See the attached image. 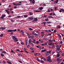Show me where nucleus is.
<instances>
[{
  "label": "nucleus",
  "instance_id": "27",
  "mask_svg": "<svg viewBox=\"0 0 64 64\" xmlns=\"http://www.w3.org/2000/svg\"><path fill=\"white\" fill-rule=\"evenodd\" d=\"M31 44V45L32 46V47H33V46H34V44H33V43H32Z\"/></svg>",
  "mask_w": 64,
  "mask_h": 64
},
{
  "label": "nucleus",
  "instance_id": "51",
  "mask_svg": "<svg viewBox=\"0 0 64 64\" xmlns=\"http://www.w3.org/2000/svg\"><path fill=\"white\" fill-rule=\"evenodd\" d=\"M30 50H33V48H30Z\"/></svg>",
  "mask_w": 64,
  "mask_h": 64
},
{
  "label": "nucleus",
  "instance_id": "19",
  "mask_svg": "<svg viewBox=\"0 0 64 64\" xmlns=\"http://www.w3.org/2000/svg\"><path fill=\"white\" fill-rule=\"evenodd\" d=\"M36 47L38 48H39V49H40V48L41 47L40 46H36Z\"/></svg>",
  "mask_w": 64,
  "mask_h": 64
},
{
  "label": "nucleus",
  "instance_id": "14",
  "mask_svg": "<svg viewBox=\"0 0 64 64\" xmlns=\"http://www.w3.org/2000/svg\"><path fill=\"white\" fill-rule=\"evenodd\" d=\"M44 8L43 7H40V8H39V9L40 10H42Z\"/></svg>",
  "mask_w": 64,
  "mask_h": 64
},
{
  "label": "nucleus",
  "instance_id": "48",
  "mask_svg": "<svg viewBox=\"0 0 64 64\" xmlns=\"http://www.w3.org/2000/svg\"><path fill=\"white\" fill-rule=\"evenodd\" d=\"M24 51H25V52H26L27 53H28L29 52H28V51L26 50H24Z\"/></svg>",
  "mask_w": 64,
  "mask_h": 64
},
{
  "label": "nucleus",
  "instance_id": "46",
  "mask_svg": "<svg viewBox=\"0 0 64 64\" xmlns=\"http://www.w3.org/2000/svg\"><path fill=\"white\" fill-rule=\"evenodd\" d=\"M28 29L29 30H33V29H32V28H29Z\"/></svg>",
  "mask_w": 64,
  "mask_h": 64
},
{
  "label": "nucleus",
  "instance_id": "16",
  "mask_svg": "<svg viewBox=\"0 0 64 64\" xmlns=\"http://www.w3.org/2000/svg\"><path fill=\"white\" fill-rule=\"evenodd\" d=\"M37 60L38 61V62H41V61H40V60H39V58H36Z\"/></svg>",
  "mask_w": 64,
  "mask_h": 64
},
{
  "label": "nucleus",
  "instance_id": "11",
  "mask_svg": "<svg viewBox=\"0 0 64 64\" xmlns=\"http://www.w3.org/2000/svg\"><path fill=\"white\" fill-rule=\"evenodd\" d=\"M18 41V40L17 39V38H16V39L14 41V42H17Z\"/></svg>",
  "mask_w": 64,
  "mask_h": 64
},
{
  "label": "nucleus",
  "instance_id": "39",
  "mask_svg": "<svg viewBox=\"0 0 64 64\" xmlns=\"http://www.w3.org/2000/svg\"><path fill=\"white\" fill-rule=\"evenodd\" d=\"M26 46H27V44H28V42H26Z\"/></svg>",
  "mask_w": 64,
  "mask_h": 64
},
{
  "label": "nucleus",
  "instance_id": "31",
  "mask_svg": "<svg viewBox=\"0 0 64 64\" xmlns=\"http://www.w3.org/2000/svg\"><path fill=\"white\" fill-rule=\"evenodd\" d=\"M54 33H56L57 32V30H54Z\"/></svg>",
  "mask_w": 64,
  "mask_h": 64
},
{
  "label": "nucleus",
  "instance_id": "42",
  "mask_svg": "<svg viewBox=\"0 0 64 64\" xmlns=\"http://www.w3.org/2000/svg\"><path fill=\"white\" fill-rule=\"evenodd\" d=\"M43 16L45 18H46V17H47V16L44 15V16Z\"/></svg>",
  "mask_w": 64,
  "mask_h": 64
},
{
  "label": "nucleus",
  "instance_id": "50",
  "mask_svg": "<svg viewBox=\"0 0 64 64\" xmlns=\"http://www.w3.org/2000/svg\"><path fill=\"white\" fill-rule=\"evenodd\" d=\"M59 45H56V47H57V48L59 47Z\"/></svg>",
  "mask_w": 64,
  "mask_h": 64
},
{
  "label": "nucleus",
  "instance_id": "60",
  "mask_svg": "<svg viewBox=\"0 0 64 64\" xmlns=\"http://www.w3.org/2000/svg\"><path fill=\"white\" fill-rule=\"evenodd\" d=\"M54 10H57V7H56L54 8Z\"/></svg>",
  "mask_w": 64,
  "mask_h": 64
},
{
  "label": "nucleus",
  "instance_id": "34",
  "mask_svg": "<svg viewBox=\"0 0 64 64\" xmlns=\"http://www.w3.org/2000/svg\"><path fill=\"white\" fill-rule=\"evenodd\" d=\"M52 45V42L51 43H50L49 44V45H50V46H51Z\"/></svg>",
  "mask_w": 64,
  "mask_h": 64
},
{
  "label": "nucleus",
  "instance_id": "33",
  "mask_svg": "<svg viewBox=\"0 0 64 64\" xmlns=\"http://www.w3.org/2000/svg\"><path fill=\"white\" fill-rule=\"evenodd\" d=\"M1 55L2 57H4V55L3 54H1Z\"/></svg>",
  "mask_w": 64,
  "mask_h": 64
},
{
  "label": "nucleus",
  "instance_id": "30",
  "mask_svg": "<svg viewBox=\"0 0 64 64\" xmlns=\"http://www.w3.org/2000/svg\"><path fill=\"white\" fill-rule=\"evenodd\" d=\"M60 49V48H56V50H59Z\"/></svg>",
  "mask_w": 64,
  "mask_h": 64
},
{
  "label": "nucleus",
  "instance_id": "22",
  "mask_svg": "<svg viewBox=\"0 0 64 64\" xmlns=\"http://www.w3.org/2000/svg\"><path fill=\"white\" fill-rule=\"evenodd\" d=\"M45 20L46 21H48L49 20V19H48V18H47L46 19H45Z\"/></svg>",
  "mask_w": 64,
  "mask_h": 64
},
{
  "label": "nucleus",
  "instance_id": "40",
  "mask_svg": "<svg viewBox=\"0 0 64 64\" xmlns=\"http://www.w3.org/2000/svg\"><path fill=\"white\" fill-rule=\"evenodd\" d=\"M39 41H36V44H38L39 43Z\"/></svg>",
  "mask_w": 64,
  "mask_h": 64
},
{
  "label": "nucleus",
  "instance_id": "45",
  "mask_svg": "<svg viewBox=\"0 0 64 64\" xmlns=\"http://www.w3.org/2000/svg\"><path fill=\"white\" fill-rule=\"evenodd\" d=\"M48 41H49V42H53V41L50 40H49Z\"/></svg>",
  "mask_w": 64,
  "mask_h": 64
},
{
  "label": "nucleus",
  "instance_id": "47",
  "mask_svg": "<svg viewBox=\"0 0 64 64\" xmlns=\"http://www.w3.org/2000/svg\"><path fill=\"white\" fill-rule=\"evenodd\" d=\"M58 36H59V37H60V39H61V35H60V34H58Z\"/></svg>",
  "mask_w": 64,
  "mask_h": 64
},
{
  "label": "nucleus",
  "instance_id": "58",
  "mask_svg": "<svg viewBox=\"0 0 64 64\" xmlns=\"http://www.w3.org/2000/svg\"><path fill=\"white\" fill-rule=\"evenodd\" d=\"M11 13H12V14H13L14 13V12L13 11H12L11 12H10Z\"/></svg>",
  "mask_w": 64,
  "mask_h": 64
},
{
  "label": "nucleus",
  "instance_id": "8",
  "mask_svg": "<svg viewBox=\"0 0 64 64\" xmlns=\"http://www.w3.org/2000/svg\"><path fill=\"white\" fill-rule=\"evenodd\" d=\"M32 40H31V39H30L28 40V44H30V43L31 42Z\"/></svg>",
  "mask_w": 64,
  "mask_h": 64
},
{
  "label": "nucleus",
  "instance_id": "64",
  "mask_svg": "<svg viewBox=\"0 0 64 64\" xmlns=\"http://www.w3.org/2000/svg\"><path fill=\"white\" fill-rule=\"evenodd\" d=\"M26 34H27V35L28 36H29V34L28 33H26Z\"/></svg>",
  "mask_w": 64,
  "mask_h": 64
},
{
  "label": "nucleus",
  "instance_id": "29",
  "mask_svg": "<svg viewBox=\"0 0 64 64\" xmlns=\"http://www.w3.org/2000/svg\"><path fill=\"white\" fill-rule=\"evenodd\" d=\"M32 3H35V0H33L32 1Z\"/></svg>",
  "mask_w": 64,
  "mask_h": 64
},
{
  "label": "nucleus",
  "instance_id": "23",
  "mask_svg": "<svg viewBox=\"0 0 64 64\" xmlns=\"http://www.w3.org/2000/svg\"><path fill=\"white\" fill-rule=\"evenodd\" d=\"M20 44H22V45H24V43L22 42H20Z\"/></svg>",
  "mask_w": 64,
  "mask_h": 64
},
{
  "label": "nucleus",
  "instance_id": "63",
  "mask_svg": "<svg viewBox=\"0 0 64 64\" xmlns=\"http://www.w3.org/2000/svg\"><path fill=\"white\" fill-rule=\"evenodd\" d=\"M34 12H38V10H34Z\"/></svg>",
  "mask_w": 64,
  "mask_h": 64
},
{
  "label": "nucleus",
  "instance_id": "1",
  "mask_svg": "<svg viewBox=\"0 0 64 64\" xmlns=\"http://www.w3.org/2000/svg\"><path fill=\"white\" fill-rule=\"evenodd\" d=\"M17 31V30L16 29H15L14 30H7L8 32H15V31Z\"/></svg>",
  "mask_w": 64,
  "mask_h": 64
},
{
  "label": "nucleus",
  "instance_id": "38",
  "mask_svg": "<svg viewBox=\"0 0 64 64\" xmlns=\"http://www.w3.org/2000/svg\"><path fill=\"white\" fill-rule=\"evenodd\" d=\"M11 21L12 22H14V20H11Z\"/></svg>",
  "mask_w": 64,
  "mask_h": 64
},
{
  "label": "nucleus",
  "instance_id": "12",
  "mask_svg": "<svg viewBox=\"0 0 64 64\" xmlns=\"http://www.w3.org/2000/svg\"><path fill=\"white\" fill-rule=\"evenodd\" d=\"M7 62L8 64H12V63H11V62H9V61H7Z\"/></svg>",
  "mask_w": 64,
  "mask_h": 64
},
{
  "label": "nucleus",
  "instance_id": "18",
  "mask_svg": "<svg viewBox=\"0 0 64 64\" xmlns=\"http://www.w3.org/2000/svg\"><path fill=\"white\" fill-rule=\"evenodd\" d=\"M39 41H40V43H43V41H41L40 40V39H39Z\"/></svg>",
  "mask_w": 64,
  "mask_h": 64
},
{
  "label": "nucleus",
  "instance_id": "62",
  "mask_svg": "<svg viewBox=\"0 0 64 64\" xmlns=\"http://www.w3.org/2000/svg\"><path fill=\"white\" fill-rule=\"evenodd\" d=\"M47 45V42H46L44 44V45Z\"/></svg>",
  "mask_w": 64,
  "mask_h": 64
},
{
  "label": "nucleus",
  "instance_id": "57",
  "mask_svg": "<svg viewBox=\"0 0 64 64\" xmlns=\"http://www.w3.org/2000/svg\"><path fill=\"white\" fill-rule=\"evenodd\" d=\"M32 43H34V44H35V41H32Z\"/></svg>",
  "mask_w": 64,
  "mask_h": 64
},
{
  "label": "nucleus",
  "instance_id": "3",
  "mask_svg": "<svg viewBox=\"0 0 64 64\" xmlns=\"http://www.w3.org/2000/svg\"><path fill=\"white\" fill-rule=\"evenodd\" d=\"M33 18L31 17L28 18V19L27 20H29V21H31V20H33Z\"/></svg>",
  "mask_w": 64,
  "mask_h": 64
},
{
  "label": "nucleus",
  "instance_id": "4",
  "mask_svg": "<svg viewBox=\"0 0 64 64\" xmlns=\"http://www.w3.org/2000/svg\"><path fill=\"white\" fill-rule=\"evenodd\" d=\"M12 39L13 40H15V39H16L17 38L16 37V36H12Z\"/></svg>",
  "mask_w": 64,
  "mask_h": 64
},
{
  "label": "nucleus",
  "instance_id": "26",
  "mask_svg": "<svg viewBox=\"0 0 64 64\" xmlns=\"http://www.w3.org/2000/svg\"><path fill=\"white\" fill-rule=\"evenodd\" d=\"M24 32H22V35H25V34H24Z\"/></svg>",
  "mask_w": 64,
  "mask_h": 64
},
{
  "label": "nucleus",
  "instance_id": "43",
  "mask_svg": "<svg viewBox=\"0 0 64 64\" xmlns=\"http://www.w3.org/2000/svg\"><path fill=\"white\" fill-rule=\"evenodd\" d=\"M46 22H42V24H46Z\"/></svg>",
  "mask_w": 64,
  "mask_h": 64
},
{
  "label": "nucleus",
  "instance_id": "55",
  "mask_svg": "<svg viewBox=\"0 0 64 64\" xmlns=\"http://www.w3.org/2000/svg\"><path fill=\"white\" fill-rule=\"evenodd\" d=\"M61 10H62V11H63V12H64V9H63V8H62L61 9Z\"/></svg>",
  "mask_w": 64,
  "mask_h": 64
},
{
  "label": "nucleus",
  "instance_id": "5",
  "mask_svg": "<svg viewBox=\"0 0 64 64\" xmlns=\"http://www.w3.org/2000/svg\"><path fill=\"white\" fill-rule=\"evenodd\" d=\"M38 21V19H37L36 18H34V19L33 21L34 22V21H36H36Z\"/></svg>",
  "mask_w": 64,
  "mask_h": 64
},
{
  "label": "nucleus",
  "instance_id": "13",
  "mask_svg": "<svg viewBox=\"0 0 64 64\" xmlns=\"http://www.w3.org/2000/svg\"><path fill=\"white\" fill-rule=\"evenodd\" d=\"M51 55H50L49 56H48L47 57V58H50V59H51Z\"/></svg>",
  "mask_w": 64,
  "mask_h": 64
},
{
  "label": "nucleus",
  "instance_id": "59",
  "mask_svg": "<svg viewBox=\"0 0 64 64\" xmlns=\"http://www.w3.org/2000/svg\"><path fill=\"white\" fill-rule=\"evenodd\" d=\"M49 52V54H50V53H51V51L50 50H49V51H48Z\"/></svg>",
  "mask_w": 64,
  "mask_h": 64
},
{
  "label": "nucleus",
  "instance_id": "54",
  "mask_svg": "<svg viewBox=\"0 0 64 64\" xmlns=\"http://www.w3.org/2000/svg\"><path fill=\"white\" fill-rule=\"evenodd\" d=\"M38 53H36L34 54V55H38Z\"/></svg>",
  "mask_w": 64,
  "mask_h": 64
},
{
  "label": "nucleus",
  "instance_id": "21",
  "mask_svg": "<svg viewBox=\"0 0 64 64\" xmlns=\"http://www.w3.org/2000/svg\"><path fill=\"white\" fill-rule=\"evenodd\" d=\"M0 19H4V17L2 16L1 17H0Z\"/></svg>",
  "mask_w": 64,
  "mask_h": 64
},
{
  "label": "nucleus",
  "instance_id": "37",
  "mask_svg": "<svg viewBox=\"0 0 64 64\" xmlns=\"http://www.w3.org/2000/svg\"><path fill=\"white\" fill-rule=\"evenodd\" d=\"M41 59H44V58L42 56L41 58H40Z\"/></svg>",
  "mask_w": 64,
  "mask_h": 64
},
{
  "label": "nucleus",
  "instance_id": "35",
  "mask_svg": "<svg viewBox=\"0 0 64 64\" xmlns=\"http://www.w3.org/2000/svg\"><path fill=\"white\" fill-rule=\"evenodd\" d=\"M24 17H25V18H26L27 17V15H24Z\"/></svg>",
  "mask_w": 64,
  "mask_h": 64
},
{
  "label": "nucleus",
  "instance_id": "9",
  "mask_svg": "<svg viewBox=\"0 0 64 64\" xmlns=\"http://www.w3.org/2000/svg\"><path fill=\"white\" fill-rule=\"evenodd\" d=\"M6 12H7V14H9V13H10V12L9 11H8V10H6Z\"/></svg>",
  "mask_w": 64,
  "mask_h": 64
},
{
  "label": "nucleus",
  "instance_id": "2",
  "mask_svg": "<svg viewBox=\"0 0 64 64\" xmlns=\"http://www.w3.org/2000/svg\"><path fill=\"white\" fill-rule=\"evenodd\" d=\"M46 61L48 62H52V60H51L50 58H48L46 60Z\"/></svg>",
  "mask_w": 64,
  "mask_h": 64
},
{
  "label": "nucleus",
  "instance_id": "41",
  "mask_svg": "<svg viewBox=\"0 0 64 64\" xmlns=\"http://www.w3.org/2000/svg\"><path fill=\"white\" fill-rule=\"evenodd\" d=\"M41 60L40 62H41V63H44V62L43 60Z\"/></svg>",
  "mask_w": 64,
  "mask_h": 64
},
{
  "label": "nucleus",
  "instance_id": "32",
  "mask_svg": "<svg viewBox=\"0 0 64 64\" xmlns=\"http://www.w3.org/2000/svg\"><path fill=\"white\" fill-rule=\"evenodd\" d=\"M49 18H52L53 17L52 16H48Z\"/></svg>",
  "mask_w": 64,
  "mask_h": 64
},
{
  "label": "nucleus",
  "instance_id": "17",
  "mask_svg": "<svg viewBox=\"0 0 64 64\" xmlns=\"http://www.w3.org/2000/svg\"><path fill=\"white\" fill-rule=\"evenodd\" d=\"M2 16L3 17H5V16H6V14H2Z\"/></svg>",
  "mask_w": 64,
  "mask_h": 64
},
{
  "label": "nucleus",
  "instance_id": "6",
  "mask_svg": "<svg viewBox=\"0 0 64 64\" xmlns=\"http://www.w3.org/2000/svg\"><path fill=\"white\" fill-rule=\"evenodd\" d=\"M6 29V28L4 27H2L0 28V29H2V30H5Z\"/></svg>",
  "mask_w": 64,
  "mask_h": 64
},
{
  "label": "nucleus",
  "instance_id": "52",
  "mask_svg": "<svg viewBox=\"0 0 64 64\" xmlns=\"http://www.w3.org/2000/svg\"><path fill=\"white\" fill-rule=\"evenodd\" d=\"M17 30L18 31V32H20V29L19 28H18L17 29Z\"/></svg>",
  "mask_w": 64,
  "mask_h": 64
},
{
  "label": "nucleus",
  "instance_id": "10",
  "mask_svg": "<svg viewBox=\"0 0 64 64\" xmlns=\"http://www.w3.org/2000/svg\"><path fill=\"white\" fill-rule=\"evenodd\" d=\"M58 0H56L54 1V3H56V4H57V3H58Z\"/></svg>",
  "mask_w": 64,
  "mask_h": 64
},
{
  "label": "nucleus",
  "instance_id": "53",
  "mask_svg": "<svg viewBox=\"0 0 64 64\" xmlns=\"http://www.w3.org/2000/svg\"><path fill=\"white\" fill-rule=\"evenodd\" d=\"M16 51H20V50L19 49H16Z\"/></svg>",
  "mask_w": 64,
  "mask_h": 64
},
{
  "label": "nucleus",
  "instance_id": "49",
  "mask_svg": "<svg viewBox=\"0 0 64 64\" xmlns=\"http://www.w3.org/2000/svg\"><path fill=\"white\" fill-rule=\"evenodd\" d=\"M28 38H29V39L31 38V36H28Z\"/></svg>",
  "mask_w": 64,
  "mask_h": 64
},
{
  "label": "nucleus",
  "instance_id": "24",
  "mask_svg": "<svg viewBox=\"0 0 64 64\" xmlns=\"http://www.w3.org/2000/svg\"><path fill=\"white\" fill-rule=\"evenodd\" d=\"M31 38L32 39H33V38H34V36H31Z\"/></svg>",
  "mask_w": 64,
  "mask_h": 64
},
{
  "label": "nucleus",
  "instance_id": "20",
  "mask_svg": "<svg viewBox=\"0 0 64 64\" xmlns=\"http://www.w3.org/2000/svg\"><path fill=\"white\" fill-rule=\"evenodd\" d=\"M2 53H6V52L5 51H2Z\"/></svg>",
  "mask_w": 64,
  "mask_h": 64
},
{
  "label": "nucleus",
  "instance_id": "25",
  "mask_svg": "<svg viewBox=\"0 0 64 64\" xmlns=\"http://www.w3.org/2000/svg\"><path fill=\"white\" fill-rule=\"evenodd\" d=\"M18 61L20 63H23V62L22 61L20 60H18Z\"/></svg>",
  "mask_w": 64,
  "mask_h": 64
},
{
  "label": "nucleus",
  "instance_id": "61",
  "mask_svg": "<svg viewBox=\"0 0 64 64\" xmlns=\"http://www.w3.org/2000/svg\"><path fill=\"white\" fill-rule=\"evenodd\" d=\"M34 34V35H36V36H38V34L36 33Z\"/></svg>",
  "mask_w": 64,
  "mask_h": 64
},
{
  "label": "nucleus",
  "instance_id": "56",
  "mask_svg": "<svg viewBox=\"0 0 64 64\" xmlns=\"http://www.w3.org/2000/svg\"><path fill=\"white\" fill-rule=\"evenodd\" d=\"M56 60L57 61H59V58H57Z\"/></svg>",
  "mask_w": 64,
  "mask_h": 64
},
{
  "label": "nucleus",
  "instance_id": "15",
  "mask_svg": "<svg viewBox=\"0 0 64 64\" xmlns=\"http://www.w3.org/2000/svg\"><path fill=\"white\" fill-rule=\"evenodd\" d=\"M46 51V50H42V52H45Z\"/></svg>",
  "mask_w": 64,
  "mask_h": 64
},
{
  "label": "nucleus",
  "instance_id": "36",
  "mask_svg": "<svg viewBox=\"0 0 64 64\" xmlns=\"http://www.w3.org/2000/svg\"><path fill=\"white\" fill-rule=\"evenodd\" d=\"M57 57H59L60 56V54H58L57 55Z\"/></svg>",
  "mask_w": 64,
  "mask_h": 64
},
{
  "label": "nucleus",
  "instance_id": "44",
  "mask_svg": "<svg viewBox=\"0 0 64 64\" xmlns=\"http://www.w3.org/2000/svg\"><path fill=\"white\" fill-rule=\"evenodd\" d=\"M48 55L49 54H48V53H46L45 54L46 56H48Z\"/></svg>",
  "mask_w": 64,
  "mask_h": 64
},
{
  "label": "nucleus",
  "instance_id": "7",
  "mask_svg": "<svg viewBox=\"0 0 64 64\" xmlns=\"http://www.w3.org/2000/svg\"><path fill=\"white\" fill-rule=\"evenodd\" d=\"M29 14L30 15H32L33 14V12H29Z\"/></svg>",
  "mask_w": 64,
  "mask_h": 64
},
{
  "label": "nucleus",
  "instance_id": "28",
  "mask_svg": "<svg viewBox=\"0 0 64 64\" xmlns=\"http://www.w3.org/2000/svg\"><path fill=\"white\" fill-rule=\"evenodd\" d=\"M3 34H1L0 35V37H3Z\"/></svg>",
  "mask_w": 64,
  "mask_h": 64
}]
</instances>
